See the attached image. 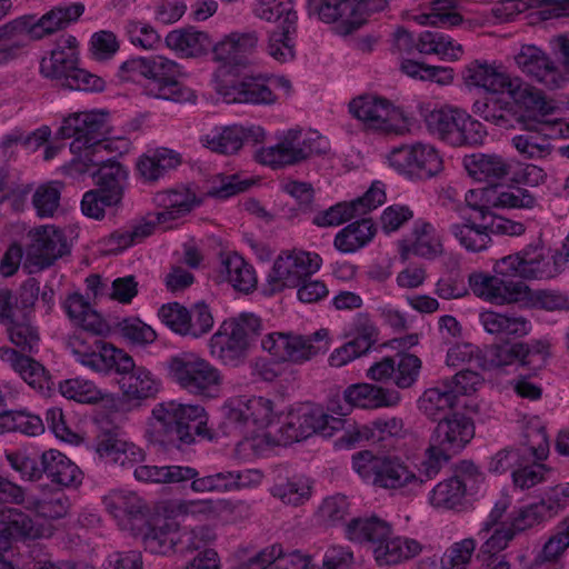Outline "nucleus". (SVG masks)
Returning <instances> with one entry per match:
<instances>
[{
	"label": "nucleus",
	"mask_w": 569,
	"mask_h": 569,
	"mask_svg": "<svg viewBox=\"0 0 569 569\" xmlns=\"http://www.w3.org/2000/svg\"><path fill=\"white\" fill-rule=\"evenodd\" d=\"M149 441L164 450L182 449L194 442L196 436L212 439L207 426L204 408L174 400L162 401L152 409V421L147 431Z\"/></svg>",
	"instance_id": "1"
},
{
	"label": "nucleus",
	"mask_w": 569,
	"mask_h": 569,
	"mask_svg": "<svg viewBox=\"0 0 569 569\" xmlns=\"http://www.w3.org/2000/svg\"><path fill=\"white\" fill-rule=\"evenodd\" d=\"M529 244L519 252L497 260L493 276L471 274L469 283L475 295L497 305L528 299L531 289L526 281L533 279V256Z\"/></svg>",
	"instance_id": "2"
},
{
	"label": "nucleus",
	"mask_w": 569,
	"mask_h": 569,
	"mask_svg": "<svg viewBox=\"0 0 569 569\" xmlns=\"http://www.w3.org/2000/svg\"><path fill=\"white\" fill-rule=\"evenodd\" d=\"M84 12V4L73 2L53 7L42 17L33 14L19 17L0 28V56L13 58L18 50L30 40H40L59 30L66 29Z\"/></svg>",
	"instance_id": "3"
},
{
	"label": "nucleus",
	"mask_w": 569,
	"mask_h": 569,
	"mask_svg": "<svg viewBox=\"0 0 569 569\" xmlns=\"http://www.w3.org/2000/svg\"><path fill=\"white\" fill-rule=\"evenodd\" d=\"M476 427L473 419L463 412L455 411L441 417L429 437L422 475L433 479L455 456L459 455L473 439Z\"/></svg>",
	"instance_id": "4"
},
{
	"label": "nucleus",
	"mask_w": 569,
	"mask_h": 569,
	"mask_svg": "<svg viewBox=\"0 0 569 569\" xmlns=\"http://www.w3.org/2000/svg\"><path fill=\"white\" fill-rule=\"evenodd\" d=\"M343 420L327 415L323 409L312 403H300L290 409L276 430H269L266 438L277 446L300 442L318 433L329 438L342 428Z\"/></svg>",
	"instance_id": "5"
},
{
	"label": "nucleus",
	"mask_w": 569,
	"mask_h": 569,
	"mask_svg": "<svg viewBox=\"0 0 569 569\" xmlns=\"http://www.w3.org/2000/svg\"><path fill=\"white\" fill-rule=\"evenodd\" d=\"M352 468L363 480L382 489L421 487L426 481L400 457L373 455L369 450L353 455Z\"/></svg>",
	"instance_id": "6"
},
{
	"label": "nucleus",
	"mask_w": 569,
	"mask_h": 569,
	"mask_svg": "<svg viewBox=\"0 0 569 569\" xmlns=\"http://www.w3.org/2000/svg\"><path fill=\"white\" fill-rule=\"evenodd\" d=\"M168 377L191 395L214 398L222 385V375L208 360L193 352H181L166 362Z\"/></svg>",
	"instance_id": "7"
},
{
	"label": "nucleus",
	"mask_w": 569,
	"mask_h": 569,
	"mask_svg": "<svg viewBox=\"0 0 569 569\" xmlns=\"http://www.w3.org/2000/svg\"><path fill=\"white\" fill-rule=\"evenodd\" d=\"M110 133L108 112H76L62 120V124L56 132L58 139H70L72 151L83 150L82 161L92 164L99 163L96 159L100 149H108L106 143Z\"/></svg>",
	"instance_id": "8"
},
{
	"label": "nucleus",
	"mask_w": 569,
	"mask_h": 569,
	"mask_svg": "<svg viewBox=\"0 0 569 569\" xmlns=\"http://www.w3.org/2000/svg\"><path fill=\"white\" fill-rule=\"evenodd\" d=\"M112 370L119 376V405L122 408H138L144 400L156 397L159 391V382L152 373L144 367L136 366L133 358L123 350L114 359Z\"/></svg>",
	"instance_id": "9"
},
{
	"label": "nucleus",
	"mask_w": 569,
	"mask_h": 569,
	"mask_svg": "<svg viewBox=\"0 0 569 569\" xmlns=\"http://www.w3.org/2000/svg\"><path fill=\"white\" fill-rule=\"evenodd\" d=\"M180 67L163 56L149 57L143 92L151 98L172 102L194 101L193 91L178 80Z\"/></svg>",
	"instance_id": "10"
},
{
	"label": "nucleus",
	"mask_w": 569,
	"mask_h": 569,
	"mask_svg": "<svg viewBox=\"0 0 569 569\" xmlns=\"http://www.w3.org/2000/svg\"><path fill=\"white\" fill-rule=\"evenodd\" d=\"M78 52L54 49L48 59H42L41 73L71 90L100 92L106 82L101 77L78 67Z\"/></svg>",
	"instance_id": "11"
},
{
	"label": "nucleus",
	"mask_w": 569,
	"mask_h": 569,
	"mask_svg": "<svg viewBox=\"0 0 569 569\" xmlns=\"http://www.w3.org/2000/svg\"><path fill=\"white\" fill-rule=\"evenodd\" d=\"M256 12L260 19L276 23L269 31V54L279 62L292 60L295 50L289 34L296 30L297 13L291 0L286 2L272 0L269 3H262Z\"/></svg>",
	"instance_id": "12"
},
{
	"label": "nucleus",
	"mask_w": 569,
	"mask_h": 569,
	"mask_svg": "<svg viewBox=\"0 0 569 569\" xmlns=\"http://www.w3.org/2000/svg\"><path fill=\"white\" fill-rule=\"evenodd\" d=\"M21 487L0 476V550H8L13 540L36 538L38 530L29 515L16 508L3 511V503H22Z\"/></svg>",
	"instance_id": "13"
},
{
	"label": "nucleus",
	"mask_w": 569,
	"mask_h": 569,
	"mask_svg": "<svg viewBox=\"0 0 569 569\" xmlns=\"http://www.w3.org/2000/svg\"><path fill=\"white\" fill-rule=\"evenodd\" d=\"M389 161L398 172L411 180L430 179L443 169V161L438 150L420 142L393 149Z\"/></svg>",
	"instance_id": "14"
},
{
	"label": "nucleus",
	"mask_w": 569,
	"mask_h": 569,
	"mask_svg": "<svg viewBox=\"0 0 569 569\" xmlns=\"http://www.w3.org/2000/svg\"><path fill=\"white\" fill-rule=\"evenodd\" d=\"M321 258L318 254L313 257L309 252L300 251L290 253L286 257L279 256L268 274L270 293L282 291L284 288H297L319 270Z\"/></svg>",
	"instance_id": "15"
},
{
	"label": "nucleus",
	"mask_w": 569,
	"mask_h": 569,
	"mask_svg": "<svg viewBox=\"0 0 569 569\" xmlns=\"http://www.w3.org/2000/svg\"><path fill=\"white\" fill-rule=\"evenodd\" d=\"M69 252L70 246L63 230L53 226L41 227L36 230L32 243L27 249L23 268L29 273L43 270Z\"/></svg>",
	"instance_id": "16"
},
{
	"label": "nucleus",
	"mask_w": 569,
	"mask_h": 569,
	"mask_svg": "<svg viewBox=\"0 0 569 569\" xmlns=\"http://www.w3.org/2000/svg\"><path fill=\"white\" fill-rule=\"evenodd\" d=\"M67 347L82 366L99 373H109L121 349L97 338H87L82 332L73 333Z\"/></svg>",
	"instance_id": "17"
},
{
	"label": "nucleus",
	"mask_w": 569,
	"mask_h": 569,
	"mask_svg": "<svg viewBox=\"0 0 569 569\" xmlns=\"http://www.w3.org/2000/svg\"><path fill=\"white\" fill-rule=\"evenodd\" d=\"M313 152L311 140H301V130L290 129L276 146L261 148L256 159L262 164L277 169L305 161Z\"/></svg>",
	"instance_id": "18"
},
{
	"label": "nucleus",
	"mask_w": 569,
	"mask_h": 569,
	"mask_svg": "<svg viewBox=\"0 0 569 569\" xmlns=\"http://www.w3.org/2000/svg\"><path fill=\"white\" fill-rule=\"evenodd\" d=\"M267 77L246 76L239 81L217 82L216 90L227 103L273 104L278 97L267 83Z\"/></svg>",
	"instance_id": "19"
},
{
	"label": "nucleus",
	"mask_w": 569,
	"mask_h": 569,
	"mask_svg": "<svg viewBox=\"0 0 569 569\" xmlns=\"http://www.w3.org/2000/svg\"><path fill=\"white\" fill-rule=\"evenodd\" d=\"M106 510L117 520L122 530L136 532L147 525L149 508L147 503L134 492L111 491L103 497Z\"/></svg>",
	"instance_id": "20"
},
{
	"label": "nucleus",
	"mask_w": 569,
	"mask_h": 569,
	"mask_svg": "<svg viewBox=\"0 0 569 569\" xmlns=\"http://www.w3.org/2000/svg\"><path fill=\"white\" fill-rule=\"evenodd\" d=\"M500 189V184L480 189V203L471 200L476 196V191L471 190L470 197H466L468 207L479 212L480 220L485 221L488 216H492V208H531L533 206V196L529 190L520 187H517L516 191Z\"/></svg>",
	"instance_id": "21"
},
{
	"label": "nucleus",
	"mask_w": 569,
	"mask_h": 569,
	"mask_svg": "<svg viewBox=\"0 0 569 569\" xmlns=\"http://www.w3.org/2000/svg\"><path fill=\"white\" fill-rule=\"evenodd\" d=\"M343 400L349 408L372 410L396 407L401 401V395L395 389L360 382L350 385L345 389Z\"/></svg>",
	"instance_id": "22"
},
{
	"label": "nucleus",
	"mask_w": 569,
	"mask_h": 569,
	"mask_svg": "<svg viewBox=\"0 0 569 569\" xmlns=\"http://www.w3.org/2000/svg\"><path fill=\"white\" fill-rule=\"evenodd\" d=\"M508 93L507 100L511 107L513 119L522 129L531 132L533 130V86L519 77L507 74V79L499 92Z\"/></svg>",
	"instance_id": "23"
},
{
	"label": "nucleus",
	"mask_w": 569,
	"mask_h": 569,
	"mask_svg": "<svg viewBox=\"0 0 569 569\" xmlns=\"http://www.w3.org/2000/svg\"><path fill=\"white\" fill-rule=\"evenodd\" d=\"M226 418L234 427L251 422L258 428H267L272 423L273 403L263 397H251L238 400L237 406L229 407Z\"/></svg>",
	"instance_id": "24"
},
{
	"label": "nucleus",
	"mask_w": 569,
	"mask_h": 569,
	"mask_svg": "<svg viewBox=\"0 0 569 569\" xmlns=\"http://www.w3.org/2000/svg\"><path fill=\"white\" fill-rule=\"evenodd\" d=\"M210 355L224 366L239 367L244 362L249 348L234 335L224 321L211 336L209 341Z\"/></svg>",
	"instance_id": "25"
},
{
	"label": "nucleus",
	"mask_w": 569,
	"mask_h": 569,
	"mask_svg": "<svg viewBox=\"0 0 569 569\" xmlns=\"http://www.w3.org/2000/svg\"><path fill=\"white\" fill-rule=\"evenodd\" d=\"M328 335L327 329H320L308 337L287 333V340L282 347L284 348L282 362L302 363L318 353H325L329 348Z\"/></svg>",
	"instance_id": "26"
},
{
	"label": "nucleus",
	"mask_w": 569,
	"mask_h": 569,
	"mask_svg": "<svg viewBox=\"0 0 569 569\" xmlns=\"http://www.w3.org/2000/svg\"><path fill=\"white\" fill-rule=\"evenodd\" d=\"M96 159L99 161L97 164H92L89 161L82 162L86 167H98V170L92 173V176L97 178L98 190L108 194L109 201L121 202L128 171L116 160H102L97 156Z\"/></svg>",
	"instance_id": "27"
},
{
	"label": "nucleus",
	"mask_w": 569,
	"mask_h": 569,
	"mask_svg": "<svg viewBox=\"0 0 569 569\" xmlns=\"http://www.w3.org/2000/svg\"><path fill=\"white\" fill-rule=\"evenodd\" d=\"M530 347L523 342L498 343L488 347L476 358V367L483 371L500 368L519 361L521 366L529 363L527 360Z\"/></svg>",
	"instance_id": "28"
},
{
	"label": "nucleus",
	"mask_w": 569,
	"mask_h": 569,
	"mask_svg": "<svg viewBox=\"0 0 569 569\" xmlns=\"http://www.w3.org/2000/svg\"><path fill=\"white\" fill-rule=\"evenodd\" d=\"M463 164L469 176L479 181H487L490 186L505 179L511 170V163L498 154L475 153L466 156Z\"/></svg>",
	"instance_id": "29"
},
{
	"label": "nucleus",
	"mask_w": 569,
	"mask_h": 569,
	"mask_svg": "<svg viewBox=\"0 0 569 569\" xmlns=\"http://www.w3.org/2000/svg\"><path fill=\"white\" fill-rule=\"evenodd\" d=\"M310 16H317L325 23H336V31L339 34L348 36L352 32H345L348 23L353 20V0H308Z\"/></svg>",
	"instance_id": "30"
},
{
	"label": "nucleus",
	"mask_w": 569,
	"mask_h": 569,
	"mask_svg": "<svg viewBox=\"0 0 569 569\" xmlns=\"http://www.w3.org/2000/svg\"><path fill=\"white\" fill-rule=\"evenodd\" d=\"M0 359L8 362L10 367L32 388L43 389L48 383V371L31 355L18 353L11 347H0Z\"/></svg>",
	"instance_id": "31"
},
{
	"label": "nucleus",
	"mask_w": 569,
	"mask_h": 569,
	"mask_svg": "<svg viewBox=\"0 0 569 569\" xmlns=\"http://www.w3.org/2000/svg\"><path fill=\"white\" fill-rule=\"evenodd\" d=\"M41 470L60 486H77L82 481V472L76 463L58 450L44 451L40 457Z\"/></svg>",
	"instance_id": "32"
},
{
	"label": "nucleus",
	"mask_w": 569,
	"mask_h": 569,
	"mask_svg": "<svg viewBox=\"0 0 569 569\" xmlns=\"http://www.w3.org/2000/svg\"><path fill=\"white\" fill-rule=\"evenodd\" d=\"M560 111L559 106L552 99H547L536 90V134L547 138H569V122L560 118L549 119Z\"/></svg>",
	"instance_id": "33"
},
{
	"label": "nucleus",
	"mask_w": 569,
	"mask_h": 569,
	"mask_svg": "<svg viewBox=\"0 0 569 569\" xmlns=\"http://www.w3.org/2000/svg\"><path fill=\"white\" fill-rule=\"evenodd\" d=\"M377 232L371 218H361L342 228L335 237L333 246L342 253H353L367 246Z\"/></svg>",
	"instance_id": "34"
},
{
	"label": "nucleus",
	"mask_w": 569,
	"mask_h": 569,
	"mask_svg": "<svg viewBox=\"0 0 569 569\" xmlns=\"http://www.w3.org/2000/svg\"><path fill=\"white\" fill-rule=\"evenodd\" d=\"M506 72L487 61L473 60L462 71V78L468 87H478L489 93H499L507 79Z\"/></svg>",
	"instance_id": "35"
},
{
	"label": "nucleus",
	"mask_w": 569,
	"mask_h": 569,
	"mask_svg": "<svg viewBox=\"0 0 569 569\" xmlns=\"http://www.w3.org/2000/svg\"><path fill=\"white\" fill-rule=\"evenodd\" d=\"M420 551V543L413 539L387 536L375 543L373 556L379 566H391L410 559Z\"/></svg>",
	"instance_id": "36"
},
{
	"label": "nucleus",
	"mask_w": 569,
	"mask_h": 569,
	"mask_svg": "<svg viewBox=\"0 0 569 569\" xmlns=\"http://www.w3.org/2000/svg\"><path fill=\"white\" fill-rule=\"evenodd\" d=\"M443 387H435L425 390L418 399V409L430 420L439 421L441 417L451 415L457 405L458 397L447 382Z\"/></svg>",
	"instance_id": "37"
},
{
	"label": "nucleus",
	"mask_w": 569,
	"mask_h": 569,
	"mask_svg": "<svg viewBox=\"0 0 569 569\" xmlns=\"http://www.w3.org/2000/svg\"><path fill=\"white\" fill-rule=\"evenodd\" d=\"M166 44L184 57H198L211 48L212 41L206 32L193 28H181L167 34Z\"/></svg>",
	"instance_id": "38"
},
{
	"label": "nucleus",
	"mask_w": 569,
	"mask_h": 569,
	"mask_svg": "<svg viewBox=\"0 0 569 569\" xmlns=\"http://www.w3.org/2000/svg\"><path fill=\"white\" fill-rule=\"evenodd\" d=\"M345 533L350 541L375 545L391 535V527L376 516L356 517L346 522Z\"/></svg>",
	"instance_id": "39"
},
{
	"label": "nucleus",
	"mask_w": 569,
	"mask_h": 569,
	"mask_svg": "<svg viewBox=\"0 0 569 569\" xmlns=\"http://www.w3.org/2000/svg\"><path fill=\"white\" fill-rule=\"evenodd\" d=\"M467 483L458 477L440 481L430 491L429 502L432 507L443 510L463 509L466 503Z\"/></svg>",
	"instance_id": "40"
},
{
	"label": "nucleus",
	"mask_w": 569,
	"mask_h": 569,
	"mask_svg": "<svg viewBox=\"0 0 569 569\" xmlns=\"http://www.w3.org/2000/svg\"><path fill=\"white\" fill-rule=\"evenodd\" d=\"M140 537L146 550L151 553L166 555L171 551L177 542L178 531L172 523L163 521L162 525H147L132 533Z\"/></svg>",
	"instance_id": "41"
},
{
	"label": "nucleus",
	"mask_w": 569,
	"mask_h": 569,
	"mask_svg": "<svg viewBox=\"0 0 569 569\" xmlns=\"http://www.w3.org/2000/svg\"><path fill=\"white\" fill-rule=\"evenodd\" d=\"M391 108L387 99L371 96L358 97L349 103V111L355 118L376 128L382 127L388 121Z\"/></svg>",
	"instance_id": "42"
},
{
	"label": "nucleus",
	"mask_w": 569,
	"mask_h": 569,
	"mask_svg": "<svg viewBox=\"0 0 569 569\" xmlns=\"http://www.w3.org/2000/svg\"><path fill=\"white\" fill-rule=\"evenodd\" d=\"M472 112L495 126L502 128L513 127V113L503 94L490 93V96L475 101Z\"/></svg>",
	"instance_id": "43"
},
{
	"label": "nucleus",
	"mask_w": 569,
	"mask_h": 569,
	"mask_svg": "<svg viewBox=\"0 0 569 569\" xmlns=\"http://www.w3.org/2000/svg\"><path fill=\"white\" fill-rule=\"evenodd\" d=\"M133 476L138 481L152 483H184L196 476V468L189 466H148L134 468Z\"/></svg>",
	"instance_id": "44"
},
{
	"label": "nucleus",
	"mask_w": 569,
	"mask_h": 569,
	"mask_svg": "<svg viewBox=\"0 0 569 569\" xmlns=\"http://www.w3.org/2000/svg\"><path fill=\"white\" fill-rule=\"evenodd\" d=\"M432 232L431 223L417 221L412 230L415 241L410 246H402L401 258L406 260L409 253L429 260L441 256L443 252L442 243L432 237Z\"/></svg>",
	"instance_id": "45"
},
{
	"label": "nucleus",
	"mask_w": 569,
	"mask_h": 569,
	"mask_svg": "<svg viewBox=\"0 0 569 569\" xmlns=\"http://www.w3.org/2000/svg\"><path fill=\"white\" fill-rule=\"evenodd\" d=\"M222 270L232 287L243 293L256 289L257 277L254 269L240 254L232 252L222 259Z\"/></svg>",
	"instance_id": "46"
},
{
	"label": "nucleus",
	"mask_w": 569,
	"mask_h": 569,
	"mask_svg": "<svg viewBox=\"0 0 569 569\" xmlns=\"http://www.w3.org/2000/svg\"><path fill=\"white\" fill-rule=\"evenodd\" d=\"M479 320L483 329L497 337H522L528 333V322L523 318L508 317L506 315L486 310L480 313Z\"/></svg>",
	"instance_id": "47"
},
{
	"label": "nucleus",
	"mask_w": 569,
	"mask_h": 569,
	"mask_svg": "<svg viewBox=\"0 0 569 569\" xmlns=\"http://www.w3.org/2000/svg\"><path fill=\"white\" fill-rule=\"evenodd\" d=\"M20 432L37 437L44 432L42 419L27 410L0 411V433Z\"/></svg>",
	"instance_id": "48"
},
{
	"label": "nucleus",
	"mask_w": 569,
	"mask_h": 569,
	"mask_svg": "<svg viewBox=\"0 0 569 569\" xmlns=\"http://www.w3.org/2000/svg\"><path fill=\"white\" fill-rule=\"evenodd\" d=\"M157 199L159 204L163 207V210L157 213L159 223L178 219L200 203L196 196L188 190H170L158 194Z\"/></svg>",
	"instance_id": "49"
},
{
	"label": "nucleus",
	"mask_w": 569,
	"mask_h": 569,
	"mask_svg": "<svg viewBox=\"0 0 569 569\" xmlns=\"http://www.w3.org/2000/svg\"><path fill=\"white\" fill-rule=\"evenodd\" d=\"M537 498L536 522L551 519L569 506V482L550 487Z\"/></svg>",
	"instance_id": "50"
},
{
	"label": "nucleus",
	"mask_w": 569,
	"mask_h": 569,
	"mask_svg": "<svg viewBox=\"0 0 569 569\" xmlns=\"http://www.w3.org/2000/svg\"><path fill=\"white\" fill-rule=\"evenodd\" d=\"M480 221V223H476L471 219H465V223H453L450 226V232L468 251H482L487 249L491 241L487 228H482L485 221Z\"/></svg>",
	"instance_id": "51"
},
{
	"label": "nucleus",
	"mask_w": 569,
	"mask_h": 569,
	"mask_svg": "<svg viewBox=\"0 0 569 569\" xmlns=\"http://www.w3.org/2000/svg\"><path fill=\"white\" fill-rule=\"evenodd\" d=\"M417 49L421 53L442 54L450 59H458L462 54V46L455 43L453 39L442 31H425L420 34Z\"/></svg>",
	"instance_id": "52"
},
{
	"label": "nucleus",
	"mask_w": 569,
	"mask_h": 569,
	"mask_svg": "<svg viewBox=\"0 0 569 569\" xmlns=\"http://www.w3.org/2000/svg\"><path fill=\"white\" fill-rule=\"evenodd\" d=\"M126 441L119 428L101 429L94 439L96 452L101 458L118 463L124 455Z\"/></svg>",
	"instance_id": "53"
},
{
	"label": "nucleus",
	"mask_w": 569,
	"mask_h": 569,
	"mask_svg": "<svg viewBox=\"0 0 569 569\" xmlns=\"http://www.w3.org/2000/svg\"><path fill=\"white\" fill-rule=\"evenodd\" d=\"M234 335L250 349L251 345L261 336L263 325L257 315L252 312H241L236 317L223 320Z\"/></svg>",
	"instance_id": "54"
},
{
	"label": "nucleus",
	"mask_w": 569,
	"mask_h": 569,
	"mask_svg": "<svg viewBox=\"0 0 569 569\" xmlns=\"http://www.w3.org/2000/svg\"><path fill=\"white\" fill-rule=\"evenodd\" d=\"M461 116L462 120L459 131L451 133L450 144L453 147H476L482 144L487 137V130L483 124L467 112Z\"/></svg>",
	"instance_id": "55"
},
{
	"label": "nucleus",
	"mask_w": 569,
	"mask_h": 569,
	"mask_svg": "<svg viewBox=\"0 0 569 569\" xmlns=\"http://www.w3.org/2000/svg\"><path fill=\"white\" fill-rule=\"evenodd\" d=\"M8 337L18 353L32 355L39 349L40 336L37 328L24 322H9Z\"/></svg>",
	"instance_id": "56"
},
{
	"label": "nucleus",
	"mask_w": 569,
	"mask_h": 569,
	"mask_svg": "<svg viewBox=\"0 0 569 569\" xmlns=\"http://www.w3.org/2000/svg\"><path fill=\"white\" fill-rule=\"evenodd\" d=\"M565 81L555 60L542 49L536 47V82L549 90L561 87Z\"/></svg>",
	"instance_id": "57"
},
{
	"label": "nucleus",
	"mask_w": 569,
	"mask_h": 569,
	"mask_svg": "<svg viewBox=\"0 0 569 569\" xmlns=\"http://www.w3.org/2000/svg\"><path fill=\"white\" fill-rule=\"evenodd\" d=\"M153 229L154 224L147 222L143 224L134 226L131 229L116 230L104 239V243L110 248L109 250L111 252L118 253L131 244L149 237L153 232Z\"/></svg>",
	"instance_id": "58"
},
{
	"label": "nucleus",
	"mask_w": 569,
	"mask_h": 569,
	"mask_svg": "<svg viewBox=\"0 0 569 569\" xmlns=\"http://www.w3.org/2000/svg\"><path fill=\"white\" fill-rule=\"evenodd\" d=\"M61 395L81 403H97L102 399L101 391L89 380L68 379L59 385Z\"/></svg>",
	"instance_id": "59"
},
{
	"label": "nucleus",
	"mask_w": 569,
	"mask_h": 569,
	"mask_svg": "<svg viewBox=\"0 0 569 569\" xmlns=\"http://www.w3.org/2000/svg\"><path fill=\"white\" fill-rule=\"evenodd\" d=\"M246 141L244 128L241 126L226 127L222 132L207 140V147L214 152L232 154L239 151Z\"/></svg>",
	"instance_id": "60"
},
{
	"label": "nucleus",
	"mask_w": 569,
	"mask_h": 569,
	"mask_svg": "<svg viewBox=\"0 0 569 569\" xmlns=\"http://www.w3.org/2000/svg\"><path fill=\"white\" fill-rule=\"evenodd\" d=\"M421 360L413 353H399L395 366V385L400 389L412 387L418 380Z\"/></svg>",
	"instance_id": "61"
},
{
	"label": "nucleus",
	"mask_w": 569,
	"mask_h": 569,
	"mask_svg": "<svg viewBox=\"0 0 569 569\" xmlns=\"http://www.w3.org/2000/svg\"><path fill=\"white\" fill-rule=\"evenodd\" d=\"M567 258L562 252H552L549 248L536 244V279H549L559 273L566 266Z\"/></svg>",
	"instance_id": "62"
},
{
	"label": "nucleus",
	"mask_w": 569,
	"mask_h": 569,
	"mask_svg": "<svg viewBox=\"0 0 569 569\" xmlns=\"http://www.w3.org/2000/svg\"><path fill=\"white\" fill-rule=\"evenodd\" d=\"M60 188L58 182L41 184L32 196V203L39 217H52L60 201Z\"/></svg>",
	"instance_id": "63"
},
{
	"label": "nucleus",
	"mask_w": 569,
	"mask_h": 569,
	"mask_svg": "<svg viewBox=\"0 0 569 569\" xmlns=\"http://www.w3.org/2000/svg\"><path fill=\"white\" fill-rule=\"evenodd\" d=\"M476 549L473 539H463L453 543L441 557L442 569H466Z\"/></svg>",
	"instance_id": "64"
}]
</instances>
